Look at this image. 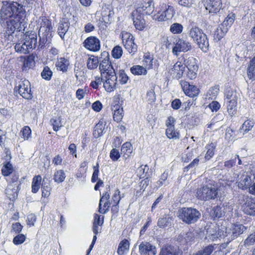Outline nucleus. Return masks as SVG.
I'll return each instance as SVG.
<instances>
[{
  "mask_svg": "<svg viewBox=\"0 0 255 255\" xmlns=\"http://www.w3.org/2000/svg\"><path fill=\"white\" fill-rule=\"evenodd\" d=\"M6 21V33L8 36L16 31L23 32L26 27V10L16 3H6L3 4L0 11V21Z\"/></svg>",
  "mask_w": 255,
  "mask_h": 255,
  "instance_id": "nucleus-1",
  "label": "nucleus"
},
{
  "mask_svg": "<svg viewBox=\"0 0 255 255\" xmlns=\"http://www.w3.org/2000/svg\"><path fill=\"white\" fill-rule=\"evenodd\" d=\"M38 25L39 37L38 49H43L46 44L51 43L54 31L51 21L46 17H42V19H39Z\"/></svg>",
  "mask_w": 255,
  "mask_h": 255,
  "instance_id": "nucleus-2",
  "label": "nucleus"
},
{
  "mask_svg": "<svg viewBox=\"0 0 255 255\" xmlns=\"http://www.w3.org/2000/svg\"><path fill=\"white\" fill-rule=\"evenodd\" d=\"M188 29V33L190 37L202 51L207 52L209 46V40L203 30L196 25H191Z\"/></svg>",
  "mask_w": 255,
  "mask_h": 255,
  "instance_id": "nucleus-3",
  "label": "nucleus"
},
{
  "mask_svg": "<svg viewBox=\"0 0 255 255\" xmlns=\"http://www.w3.org/2000/svg\"><path fill=\"white\" fill-rule=\"evenodd\" d=\"M246 230L247 228L245 226L240 224H233L231 227L226 228L225 234L223 233L224 243L222 246L224 248L227 247L231 241L237 238Z\"/></svg>",
  "mask_w": 255,
  "mask_h": 255,
  "instance_id": "nucleus-4",
  "label": "nucleus"
},
{
  "mask_svg": "<svg viewBox=\"0 0 255 255\" xmlns=\"http://www.w3.org/2000/svg\"><path fill=\"white\" fill-rule=\"evenodd\" d=\"M178 214L179 218L187 224L196 223L201 217V213L198 210L191 207L180 209L178 211Z\"/></svg>",
  "mask_w": 255,
  "mask_h": 255,
  "instance_id": "nucleus-5",
  "label": "nucleus"
},
{
  "mask_svg": "<svg viewBox=\"0 0 255 255\" xmlns=\"http://www.w3.org/2000/svg\"><path fill=\"white\" fill-rule=\"evenodd\" d=\"M174 14L175 11L173 6L163 3L157 12L152 15V18L158 21H164L171 19Z\"/></svg>",
  "mask_w": 255,
  "mask_h": 255,
  "instance_id": "nucleus-6",
  "label": "nucleus"
},
{
  "mask_svg": "<svg viewBox=\"0 0 255 255\" xmlns=\"http://www.w3.org/2000/svg\"><path fill=\"white\" fill-rule=\"evenodd\" d=\"M14 91H17L23 98L26 100H31L33 97L30 82L26 79L21 80L15 86Z\"/></svg>",
  "mask_w": 255,
  "mask_h": 255,
  "instance_id": "nucleus-7",
  "label": "nucleus"
},
{
  "mask_svg": "<svg viewBox=\"0 0 255 255\" xmlns=\"http://www.w3.org/2000/svg\"><path fill=\"white\" fill-rule=\"evenodd\" d=\"M255 179L254 172L253 171H248L238 176L237 183L240 189L246 190L252 186L251 184Z\"/></svg>",
  "mask_w": 255,
  "mask_h": 255,
  "instance_id": "nucleus-8",
  "label": "nucleus"
},
{
  "mask_svg": "<svg viewBox=\"0 0 255 255\" xmlns=\"http://www.w3.org/2000/svg\"><path fill=\"white\" fill-rule=\"evenodd\" d=\"M196 194L198 199L208 201L215 199L218 195V192L216 188L204 186L197 190Z\"/></svg>",
  "mask_w": 255,
  "mask_h": 255,
  "instance_id": "nucleus-9",
  "label": "nucleus"
},
{
  "mask_svg": "<svg viewBox=\"0 0 255 255\" xmlns=\"http://www.w3.org/2000/svg\"><path fill=\"white\" fill-rule=\"evenodd\" d=\"M173 41L174 46L172 48V53L174 55L178 56L181 52H186L192 49L191 43L187 39H184L179 37L175 38Z\"/></svg>",
  "mask_w": 255,
  "mask_h": 255,
  "instance_id": "nucleus-10",
  "label": "nucleus"
},
{
  "mask_svg": "<svg viewBox=\"0 0 255 255\" xmlns=\"http://www.w3.org/2000/svg\"><path fill=\"white\" fill-rule=\"evenodd\" d=\"M100 63L99 64V69L101 71L102 76H104L105 73L108 71V70L114 69L111 62L109 61L110 56L109 53L107 51H103L101 54V57H99Z\"/></svg>",
  "mask_w": 255,
  "mask_h": 255,
  "instance_id": "nucleus-11",
  "label": "nucleus"
},
{
  "mask_svg": "<svg viewBox=\"0 0 255 255\" xmlns=\"http://www.w3.org/2000/svg\"><path fill=\"white\" fill-rule=\"evenodd\" d=\"M83 46L89 51L97 52L101 48V42L96 36H90L84 41Z\"/></svg>",
  "mask_w": 255,
  "mask_h": 255,
  "instance_id": "nucleus-12",
  "label": "nucleus"
},
{
  "mask_svg": "<svg viewBox=\"0 0 255 255\" xmlns=\"http://www.w3.org/2000/svg\"><path fill=\"white\" fill-rule=\"evenodd\" d=\"M202 1L210 13L217 14L222 9V0H202Z\"/></svg>",
  "mask_w": 255,
  "mask_h": 255,
  "instance_id": "nucleus-13",
  "label": "nucleus"
},
{
  "mask_svg": "<svg viewBox=\"0 0 255 255\" xmlns=\"http://www.w3.org/2000/svg\"><path fill=\"white\" fill-rule=\"evenodd\" d=\"M140 9L141 8H137L133 10L131 16L135 28L139 30H143L145 27V20Z\"/></svg>",
  "mask_w": 255,
  "mask_h": 255,
  "instance_id": "nucleus-14",
  "label": "nucleus"
},
{
  "mask_svg": "<svg viewBox=\"0 0 255 255\" xmlns=\"http://www.w3.org/2000/svg\"><path fill=\"white\" fill-rule=\"evenodd\" d=\"M140 255H156L157 249L156 247L150 243L143 241L138 246Z\"/></svg>",
  "mask_w": 255,
  "mask_h": 255,
  "instance_id": "nucleus-15",
  "label": "nucleus"
},
{
  "mask_svg": "<svg viewBox=\"0 0 255 255\" xmlns=\"http://www.w3.org/2000/svg\"><path fill=\"white\" fill-rule=\"evenodd\" d=\"M180 84L183 91L187 96L193 98L199 94V89L196 86L190 84L188 82L181 81Z\"/></svg>",
  "mask_w": 255,
  "mask_h": 255,
  "instance_id": "nucleus-16",
  "label": "nucleus"
},
{
  "mask_svg": "<svg viewBox=\"0 0 255 255\" xmlns=\"http://www.w3.org/2000/svg\"><path fill=\"white\" fill-rule=\"evenodd\" d=\"M24 40L25 41L27 46L30 52L35 49L37 47L38 48L37 44V35L34 32L31 31L30 33L26 32L23 36Z\"/></svg>",
  "mask_w": 255,
  "mask_h": 255,
  "instance_id": "nucleus-17",
  "label": "nucleus"
},
{
  "mask_svg": "<svg viewBox=\"0 0 255 255\" xmlns=\"http://www.w3.org/2000/svg\"><path fill=\"white\" fill-rule=\"evenodd\" d=\"M70 27V22L67 18H62L58 25L57 33L63 41L65 40V36L68 33Z\"/></svg>",
  "mask_w": 255,
  "mask_h": 255,
  "instance_id": "nucleus-18",
  "label": "nucleus"
},
{
  "mask_svg": "<svg viewBox=\"0 0 255 255\" xmlns=\"http://www.w3.org/2000/svg\"><path fill=\"white\" fill-rule=\"evenodd\" d=\"M182 251L178 246L167 245L163 247L158 255H182Z\"/></svg>",
  "mask_w": 255,
  "mask_h": 255,
  "instance_id": "nucleus-19",
  "label": "nucleus"
},
{
  "mask_svg": "<svg viewBox=\"0 0 255 255\" xmlns=\"http://www.w3.org/2000/svg\"><path fill=\"white\" fill-rule=\"evenodd\" d=\"M184 70L185 66L182 63V61L179 60L171 68L170 72L175 78L179 79L182 77Z\"/></svg>",
  "mask_w": 255,
  "mask_h": 255,
  "instance_id": "nucleus-20",
  "label": "nucleus"
},
{
  "mask_svg": "<svg viewBox=\"0 0 255 255\" xmlns=\"http://www.w3.org/2000/svg\"><path fill=\"white\" fill-rule=\"evenodd\" d=\"M134 37L131 34H129L125 41L123 39L125 48L131 54H134L137 50V46L134 43Z\"/></svg>",
  "mask_w": 255,
  "mask_h": 255,
  "instance_id": "nucleus-21",
  "label": "nucleus"
},
{
  "mask_svg": "<svg viewBox=\"0 0 255 255\" xmlns=\"http://www.w3.org/2000/svg\"><path fill=\"white\" fill-rule=\"evenodd\" d=\"M194 239L193 232L189 231L187 232L181 233L176 238V241L180 245H185L193 241Z\"/></svg>",
  "mask_w": 255,
  "mask_h": 255,
  "instance_id": "nucleus-22",
  "label": "nucleus"
},
{
  "mask_svg": "<svg viewBox=\"0 0 255 255\" xmlns=\"http://www.w3.org/2000/svg\"><path fill=\"white\" fill-rule=\"evenodd\" d=\"M174 220V215L173 214L170 213L165 214L162 218L158 219L157 222V226L160 228H164L167 227H170L173 224Z\"/></svg>",
  "mask_w": 255,
  "mask_h": 255,
  "instance_id": "nucleus-23",
  "label": "nucleus"
},
{
  "mask_svg": "<svg viewBox=\"0 0 255 255\" xmlns=\"http://www.w3.org/2000/svg\"><path fill=\"white\" fill-rule=\"evenodd\" d=\"M178 59L182 61H183L184 66H186L188 69H198L197 60L194 57L192 56L188 57L186 54L180 57Z\"/></svg>",
  "mask_w": 255,
  "mask_h": 255,
  "instance_id": "nucleus-24",
  "label": "nucleus"
},
{
  "mask_svg": "<svg viewBox=\"0 0 255 255\" xmlns=\"http://www.w3.org/2000/svg\"><path fill=\"white\" fill-rule=\"evenodd\" d=\"M106 125V122L104 119H101L99 121L95 127L93 131V136L95 138H98L101 136L105 131V126Z\"/></svg>",
  "mask_w": 255,
  "mask_h": 255,
  "instance_id": "nucleus-25",
  "label": "nucleus"
},
{
  "mask_svg": "<svg viewBox=\"0 0 255 255\" xmlns=\"http://www.w3.org/2000/svg\"><path fill=\"white\" fill-rule=\"evenodd\" d=\"M243 212L251 216H255V201H247L243 206Z\"/></svg>",
  "mask_w": 255,
  "mask_h": 255,
  "instance_id": "nucleus-26",
  "label": "nucleus"
},
{
  "mask_svg": "<svg viewBox=\"0 0 255 255\" xmlns=\"http://www.w3.org/2000/svg\"><path fill=\"white\" fill-rule=\"evenodd\" d=\"M210 215L214 220L222 218L225 215V208L223 206H216L210 211Z\"/></svg>",
  "mask_w": 255,
  "mask_h": 255,
  "instance_id": "nucleus-27",
  "label": "nucleus"
},
{
  "mask_svg": "<svg viewBox=\"0 0 255 255\" xmlns=\"http://www.w3.org/2000/svg\"><path fill=\"white\" fill-rule=\"evenodd\" d=\"M114 14V11L111 6L103 8L101 12L102 20L105 23H110Z\"/></svg>",
  "mask_w": 255,
  "mask_h": 255,
  "instance_id": "nucleus-28",
  "label": "nucleus"
},
{
  "mask_svg": "<svg viewBox=\"0 0 255 255\" xmlns=\"http://www.w3.org/2000/svg\"><path fill=\"white\" fill-rule=\"evenodd\" d=\"M112 110L114 112L113 118L114 121L117 122H120L124 116L123 108L122 106L116 104L112 106Z\"/></svg>",
  "mask_w": 255,
  "mask_h": 255,
  "instance_id": "nucleus-29",
  "label": "nucleus"
},
{
  "mask_svg": "<svg viewBox=\"0 0 255 255\" xmlns=\"http://www.w3.org/2000/svg\"><path fill=\"white\" fill-rule=\"evenodd\" d=\"M14 49L16 52L20 54H26L30 53V51L23 37L15 44Z\"/></svg>",
  "mask_w": 255,
  "mask_h": 255,
  "instance_id": "nucleus-30",
  "label": "nucleus"
},
{
  "mask_svg": "<svg viewBox=\"0 0 255 255\" xmlns=\"http://www.w3.org/2000/svg\"><path fill=\"white\" fill-rule=\"evenodd\" d=\"M69 65V61L64 57H60L57 59L56 63L57 69L63 72H66L68 70Z\"/></svg>",
  "mask_w": 255,
  "mask_h": 255,
  "instance_id": "nucleus-31",
  "label": "nucleus"
},
{
  "mask_svg": "<svg viewBox=\"0 0 255 255\" xmlns=\"http://www.w3.org/2000/svg\"><path fill=\"white\" fill-rule=\"evenodd\" d=\"M99 165L98 163H97L96 165L93 167L94 171L92 174L91 181L93 183H95L97 182L96 184H97L99 186H104V182L101 179L98 178V176L99 174Z\"/></svg>",
  "mask_w": 255,
  "mask_h": 255,
  "instance_id": "nucleus-32",
  "label": "nucleus"
},
{
  "mask_svg": "<svg viewBox=\"0 0 255 255\" xmlns=\"http://www.w3.org/2000/svg\"><path fill=\"white\" fill-rule=\"evenodd\" d=\"M34 59L35 57L33 55L27 56L23 61L22 70L26 71L34 66L35 65Z\"/></svg>",
  "mask_w": 255,
  "mask_h": 255,
  "instance_id": "nucleus-33",
  "label": "nucleus"
},
{
  "mask_svg": "<svg viewBox=\"0 0 255 255\" xmlns=\"http://www.w3.org/2000/svg\"><path fill=\"white\" fill-rule=\"evenodd\" d=\"M228 30L227 27H225L221 24L220 25L215 31L214 40L216 41H220L225 35Z\"/></svg>",
  "mask_w": 255,
  "mask_h": 255,
  "instance_id": "nucleus-34",
  "label": "nucleus"
},
{
  "mask_svg": "<svg viewBox=\"0 0 255 255\" xmlns=\"http://www.w3.org/2000/svg\"><path fill=\"white\" fill-rule=\"evenodd\" d=\"M100 60L98 57L93 55H90L87 62V67L88 69L93 70L96 69L98 65Z\"/></svg>",
  "mask_w": 255,
  "mask_h": 255,
  "instance_id": "nucleus-35",
  "label": "nucleus"
},
{
  "mask_svg": "<svg viewBox=\"0 0 255 255\" xmlns=\"http://www.w3.org/2000/svg\"><path fill=\"white\" fill-rule=\"evenodd\" d=\"M129 242L126 239L122 240L119 244L117 253L119 255H124L129 248Z\"/></svg>",
  "mask_w": 255,
  "mask_h": 255,
  "instance_id": "nucleus-36",
  "label": "nucleus"
},
{
  "mask_svg": "<svg viewBox=\"0 0 255 255\" xmlns=\"http://www.w3.org/2000/svg\"><path fill=\"white\" fill-rule=\"evenodd\" d=\"M42 196L43 197H47L50 195L51 187L50 182L47 178H44L41 184Z\"/></svg>",
  "mask_w": 255,
  "mask_h": 255,
  "instance_id": "nucleus-37",
  "label": "nucleus"
},
{
  "mask_svg": "<svg viewBox=\"0 0 255 255\" xmlns=\"http://www.w3.org/2000/svg\"><path fill=\"white\" fill-rule=\"evenodd\" d=\"M42 178L40 175H36L34 176L32 182V192L33 193H36L42 184L41 183Z\"/></svg>",
  "mask_w": 255,
  "mask_h": 255,
  "instance_id": "nucleus-38",
  "label": "nucleus"
},
{
  "mask_svg": "<svg viewBox=\"0 0 255 255\" xmlns=\"http://www.w3.org/2000/svg\"><path fill=\"white\" fill-rule=\"evenodd\" d=\"M132 146L129 142L124 143L122 146L121 152L126 158L129 157L132 152Z\"/></svg>",
  "mask_w": 255,
  "mask_h": 255,
  "instance_id": "nucleus-39",
  "label": "nucleus"
},
{
  "mask_svg": "<svg viewBox=\"0 0 255 255\" xmlns=\"http://www.w3.org/2000/svg\"><path fill=\"white\" fill-rule=\"evenodd\" d=\"M236 18V14L233 12H231L228 14L227 16L225 19L224 21L221 24V25L225 27H227L229 28L232 26L233 24L235 19Z\"/></svg>",
  "mask_w": 255,
  "mask_h": 255,
  "instance_id": "nucleus-40",
  "label": "nucleus"
},
{
  "mask_svg": "<svg viewBox=\"0 0 255 255\" xmlns=\"http://www.w3.org/2000/svg\"><path fill=\"white\" fill-rule=\"evenodd\" d=\"M152 1H148L143 5L142 7H139L137 8H141V13H143V15L151 14L154 10L153 5H151Z\"/></svg>",
  "mask_w": 255,
  "mask_h": 255,
  "instance_id": "nucleus-41",
  "label": "nucleus"
},
{
  "mask_svg": "<svg viewBox=\"0 0 255 255\" xmlns=\"http://www.w3.org/2000/svg\"><path fill=\"white\" fill-rule=\"evenodd\" d=\"M131 73L134 75H146L147 70L140 65H135L130 68Z\"/></svg>",
  "mask_w": 255,
  "mask_h": 255,
  "instance_id": "nucleus-42",
  "label": "nucleus"
},
{
  "mask_svg": "<svg viewBox=\"0 0 255 255\" xmlns=\"http://www.w3.org/2000/svg\"><path fill=\"white\" fill-rule=\"evenodd\" d=\"M248 75L250 79H255V56L250 61L248 68Z\"/></svg>",
  "mask_w": 255,
  "mask_h": 255,
  "instance_id": "nucleus-43",
  "label": "nucleus"
},
{
  "mask_svg": "<svg viewBox=\"0 0 255 255\" xmlns=\"http://www.w3.org/2000/svg\"><path fill=\"white\" fill-rule=\"evenodd\" d=\"M169 30L174 34H180L183 31V26L181 23L174 22L170 25Z\"/></svg>",
  "mask_w": 255,
  "mask_h": 255,
  "instance_id": "nucleus-44",
  "label": "nucleus"
},
{
  "mask_svg": "<svg viewBox=\"0 0 255 255\" xmlns=\"http://www.w3.org/2000/svg\"><path fill=\"white\" fill-rule=\"evenodd\" d=\"M166 135L169 138L178 139L179 138V133L178 131L175 130V127H170L167 128L166 130Z\"/></svg>",
  "mask_w": 255,
  "mask_h": 255,
  "instance_id": "nucleus-45",
  "label": "nucleus"
},
{
  "mask_svg": "<svg viewBox=\"0 0 255 255\" xmlns=\"http://www.w3.org/2000/svg\"><path fill=\"white\" fill-rule=\"evenodd\" d=\"M66 178L65 173L63 170L56 171L54 175L53 180L57 183L63 182Z\"/></svg>",
  "mask_w": 255,
  "mask_h": 255,
  "instance_id": "nucleus-46",
  "label": "nucleus"
},
{
  "mask_svg": "<svg viewBox=\"0 0 255 255\" xmlns=\"http://www.w3.org/2000/svg\"><path fill=\"white\" fill-rule=\"evenodd\" d=\"M53 75V72L48 66H44L42 71L41 73L42 78L46 80L50 81Z\"/></svg>",
  "mask_w": 255,
  "mask_h": 255,
  "instance_id": "nucleus-47",
  "label": "nucleus"
},
{
  "mask_svg": "<svg viewBox=\"0 0 255 255\" xmlns=\"http://www.w3.org/2000/svg\"><path fill=\"white\" fill-rule=\"evenodd\" d=\"M255 244V230L245 240L243 246L247 248Z\"/></svg>",
  "mask_w": 255,
  "mask_h": 255,
  "instance_id": "nucleus-48",
  "label": "nucleus"
},
{
  "mask_svg": "<svg viewBox=\"0 0 255 255\" xmlns=\"http://www.w3.org/2000/svg\"><path fill=\"white\" fill-rule=\"evenodd\" d=\"M13 171V167L12 164L7 162L4 164L1 168V173L4 176H9Z\"/></svg>",
  "mask_w": 255,
  "mask_h": 255,
  "instance_id": "nucleus-49",
  "label": "nucleus"
},
{
  "mask_svg": "<svg viewBox=\"0 0 255 255\" xmlns=\"http://www.w3.org/2000/svg\"><path fill=\"white\" fill-rule=\"evenodd\" d=\"M105 82L104 81V87L106 90L108 92H112L116 88V83H114L111 80L109 79L107 76H105Z\"/></svg>",
  "mask_w": 255,
  "mask_h": 255,
  "instance_id": "nucleus-50",
  "label": "nucleus"
},
{
  "mask_svg": "<svg viewBox=\"0 0 255 255\" xmlns=\"http://www.w3.org/2000/svg\"><path fill=\"white\" fill-rule=\"evenodd\" d=\"M110 200V194L108 192H106L103 193V195L100 198L99 204V212L103 214H105L107 213L106 210H104L102 208V202L104 201H107Z\"/></svg>",
  "mask_w": 255,
  "mask_h": 255,
  "instance_id": "nucleus-51",
  "label": "nucleus"
},
{
  "mask_svg": "<svg viewBox=\"0 0 255 255\" xmlns=\"http://www.w3.org/2000/svg\"><path fill=\"white\" fill-rule=\"evenodd\" d=\"M50 123L53 127V129L55 131H58L62 127L61 118L60 117L52 118L50 120Z\"/></svg>",
  "mask_w": 255,
  "mask_h": 255,
  "instance_id": "nucleus-52",
  "label": "nucleus"
},
{
  "mask_svg": "<svg viewBox=\"0 0 255 255\" xmlns=\"http://www.w3.org/2000/svg\"><path fill=\"white\" fill-rule=\"evenodd\" d=\"M254 124V120L251 119L247 120L243 124L242 129L244 130L245 132H247L252 129Z\"/></svg>",
  "mask_w": 255,
  "mask_h": 255,
  "instance_id": "nucleus-53",
  "label": "nucleus"
},
{
  "mask_svg": "<svg viewBox=\"0 0 255 255\" xmlns=\"http://www.w3.org/2000/svg\"><path fill=\"white\" fill-rule=\"evenodd\" d=\"M123 54V49L121 46L117 45L112 51V55L115 59H119Z\"/></svg>",
  "mask_w": 255,
  "mask_h": 255,
  "instance_id": "nucleus-54",
  "label": "nucleus"
},
{
  "mask_svg": "<svg viewBox=\"0 0 255 255\" xmlns=\"http://www.w3.org/2000/svg\"><path fill=\"white\" fill-rule=\"evenodd\" d=\"M215 148V146L213 143H211L210 145H208L206 146L207 151L205 156V158L206 160H208L213 156L214 154Z\"/></svg>",
  "mask_w": 255,
  "mask_h": 255,
  "instance_id": "nucleus-55",
  "label": "nucleus"
},
{
  "mask_svg": "<svg viewBox=\"0 0 255 255\" xmlns=\"http://www.w3.org/2000/svg\"><path fill=\"white\" fill-rule=\"evenodd\" d=\"M227 105V110L230 114H234V112L236 110V108L237 104V100H230L226 101Z\"/></svg>",
  "mask_w": 255,
  "mask_h": 255,
  "instance_id": "nucleus-56",
  "label": "nucleus"
},
{
  "mask_svg": "<svg viewBox=\"0 0 255 255\" xmlns=\"http://www.w3.org/2000/svg\"><path fill=\"white\" fill-rule=\"evenodd\" d=\"M226 101L230 100H237V96L236 92H234L233 90L230 89L226 91L225 94Z\"/></svg>",
  "mask_w": 255,
  "mask_h": 255,
  "instance_id": "nucleus-57",
  "label": "nucleus"
},
{
  "mask_svg": "<svg viewBox=\"0 0 255 255\" xmlns=\"http://www.w3.org/2000/svg\"><path fill=\"white\" fill-rule=\"evenodd\" d=\"M20 132L22 133V137L24 140H28L31 137V130L28 126L24 127Z\"/></svg>",
  "mask_w": 255,
  "mask_h": 255,
  "instance_id": "nucleus-58",
  "label": "nucleus"
},
{
  "mask_svg": "<svg viewBox=\"0 0 255 255\" xmlns=\"http://www.w3.org/2000/svg\"><path fill=\"white\" fill-rule=\"evenodd\" d=\"M104 81H105V79L103 78V76H102V77H96L95 80L91 82L90 86L95 89H98L99 86L101 85Z\"/></svg>",
  "mask_w": 255,
  "mask_h": 255,
  "instance_id": "nucleus-59",
  "label": "nucleus"
},
{
  "mask_svg": "<svg viewBox=\"0 0 255 255\" xmlns=\"http://www.w3.org/2000/svg\"><path fill=\"white\" fill-rule=\"evenodd\" d=\"M110 157L112 161H118L121 157L119 151L116 148H113L110 151Z\"/></svg>",
  "mask_w": 255,
  "mask_h": 255,
  "instance_id": "nucleus-60",
  "label": "nucleus"
},
{
  "mask_svg": "<svg viewBox=\"0 0 255 255\" xmlns=\"http://www.w3.org/2000/svg\"><path fill=\"white\" fill-rule=\"evenodd\" d=\"M26 237L23 234H18L14 237L13 239V243L15 245H19L25 241Z\"/></svg>",
  "mask_w": 255,
  "mask_h": 255,
  "instance_id": "nucleus-61",
  "label": "nucleus"
},
{
  "mask_svg": "<svg viewBox=\"0 0 255 255\" xmlns=\"http://www.w3.org/2000/svg\"><path fill=\"white\" fill-rule=\"evenodd\" d=\"M168 176V172L166 171H164L161 174L160 179L156 182L155 187L157 188H158L160 187H161L163 184V183L167 180Z\"/></svg>",
  "mask_w": 255,
  "mask_h": 255,
  "instance_id": "nucleus-62",
  "label": "nucleus"
},
{
  "mask_svg": "<svg viewBox=\"0 0 255 255\" xmlns=\"http://www.w3.org/2000/svg\"><path fill=\"white\" fill-rule=\"evenodd\" d=\"M105 74H106L105 76L108 77V78L109 79L113 81L114 83H117V77L116 76L114 69L112 70H108V71L106 72Z\"/></svg>",
  "mask_w": 255,
  "mask_h": 255,
  "instance_id": "nucleus-63",
  "label": "nucleus"
},
{
  "mask_svg": "<svg viewBox=\"0 0 255 255\" xmlns=\"http://www.w3.org/2000/svg\"><path fill=\"white\" fill-rule=\"evenodd\" d=\"M119 78H120V83L122 84H125L127 83L128 80V77L125 73L124 70H120L119 71Z\"/></svg>",
  "mask_w": 255,
  "mask_h": 255,
  "instance_id": "nucleus-64",
  "label": "nucleus"
}]
</instances>
